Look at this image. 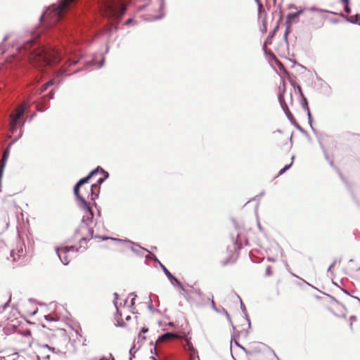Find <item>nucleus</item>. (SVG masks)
I'll return each mask as SVG.
<instances>
[{"label": "nucleus", "instance_id": "f257e3e1", "mask_svg": "<svg viewBox=\"0 0 360 360\" xmlns=\"http://www.w3.org/2000/svg\"><path fill=\"white\" fill-rule=\"evenodd\" d=\"M77 1L60 0L58 5L48 7L39 18L40 22L45 20L46 28L40 27L30 33V38L17 47L19 57L36 66L56 63L66 57L78 58L76 54L68 56L72 50L63 42L78 41L70 26L83 20L80 13L74 11Z\"/></svg>", "mask_w": 360, "mask_h": 360}, {"label": "nucleus", "instance_id": "f03ea898", "mask_svg": "<svg viewBox=\"0 0 360 360\" xmlns=\"http://www.w3.org/2000/svg\"><path fill=\"white\" fill-rule=\"evenodd\" d=\"M98 8L103 16L120 20L126 12L127 5L125 0H101Z\"/></svg>", "mask_w": 360, "mask_h": 360}, {"label": "nucleus", "instance_id": "7ed1b4c3", "mask_svg": "<svg viewBox=\"0 0 360 360\" xmlns=\"http://www.w3.org/2000/svg\"><path fill=\"white\" fill-rule=\"evenodd\" d=\"M84 212L82 221L79 226L75 230V236H80L79 239L80 248L83 247V244L90 240L94 237V229L91 226L94 219V212L90 207L81 208Z\"/></svg>", "mask_w": 360, "mask_h": 360}, {"label": "nucleus", "instance_id": "20e7f679", "mask_svg": "<svg viewBox=\"0 0 360 360\" xmlns=\"http://www.w3.org/2000/svg\"><path fill=\"white\" fill-rule=\"evenodd\" d=\"M29 105L26 102L22 103L15 111L10 115V131L14 134L18 128H20L19 134L13 140V143L17 141L22 136V127L26 120L24 117L25 112L27 110Z\"/></svg>", "mask_w": 360, "mask_h": 360}, {"label": "nucleus", "instance_id": "39448f33", "mask_svg": "<svg viewBox=\"0 0 360 360\" xmlns=\"http://www.w3.org/2000/svg\"><path fill=\"white\" fill-rule=\"evenodd\" d=\"M298 18H299V16L297 15V14L295 12L289 13L287 15L286 21H285L286 29H285L284 34H283V38L287 44H288V35L290 32V26L292 25V22L293 20H295V22H297V20H296Z\"/></svg>", "mask_w": 360, "mask_h": 360}, {"label": "nucleus", "instance_id": "423d86ee", "mask_svg": "<svg viewBox=\"0 0 360 360\" xmlns=\"http://www.w3.org/2000/svg\"><path fill=\"white\" fill-rule=\"evenodd\" d=\"M122 243H127L130 245L131 250L137 256L143 257L144 252H148V250L140 246L139 244L129 240H122Z\"/></svg>", "mask_w": 360, "mask_h": 360}, {"label": "nucleus", "instance_id": "0eeeda50", "mask_svg": "<svg viewBox=\"0 0 360 360\" xmlns=\"http://www.w3.org/2000/svg\"><path fill=\"white\" fill-rule=\"evenodd\" d=\"M80 188H81V186H78L76 184L73 188L74 194H75L76 198L79 201V207L80 208L90 207V205L86 200L85 198L79 193Z\"/></svg>", "mask_w": 360, "mask_h": 360}, {"label": "nucleus", "instance_id": "6e6552de", "mask_svg": "<svg viewBox=\"0 0 360 360\" xmlns=\"http://www.w3.org/2000/svg\"><path fill=\"white\" fill-rule=\"evenodd\" d=\"M300 104H301L302 108L307 113L309 124L312 131L314 134H316V129L314 128V127L312 125V116H311V112H310V109H309V105H308V101H307V98L305 96L301 97Z\"/></svg>", "mask_w": 360, "mask_h": 360}, {"label": "nucleus", "instance_id": "1a4fd4ad", "mask_svg": "<svg viewBox=\"0 0 360 360\" xmlns=\"http://www.w3.org/2000/svg\"><path fill=\"white\" fill-rule=\"evenodd\" d=\"M284 92L285 89H283V92H280L278 94V101L280 103V105L283 110L284 111L286 117L288 118H292V114L290 112L284 98Z\"/></svg>", "mask_w": 360, "mask_h": 360}, {"label": "nucleus", "instance_id": "9d476101", "mask_svg": "<svg viewBox=\"0 0 360 360\" xmlns=\"http://www.w3.org/2000/svg\"><path fill=\"white\" fill-rule=\"evenodd\" d=\"M99 191L100 186H98V184H92L91 186L89 193H88L87 198L94 200L96 198H98Z\"/></svg>", "mask_w": 360, "mask_h": 360}, {"label": "nucleus", "instance_id": "9b49d317", "mask_svg": "<svg viewBox=\"0 0 360 360\" xmlns=\"http://www.w3.org/2000/svg\"><path fill=\"white\" fill-rule=\"evenodd\" d=\"M60 248L61 252H63V254H68L69 252H79L80 249H82V252H84L87 249V247L83 246L82 248H80V246H79V247L77 248L74 245H71V246H64V247H61Z\"/></svg>", "mask_w": 360, "mask_h": 360}, {"label": "nucleus", "instance_id": "f8f14e48", "mask_svg": "<svg viewBox=\"0 0 360 360\" xmlns=\"http://www.w3.org/2000/svg\"><path fill=\"white\" fill-rule=\"evenodd\" d=\"M56 254L60 259V262L64 265H68L70 262V260L68 259V254H63V252H61L60 248L59 247H56L55 248Z\"/></svg>", "mask_w": 360, "mask_h": 360}, {"label": "nucleus", "instance_id": "ddd939ff", "mask_svg": "<svg viewBox=\"0 0 360 360\" xmlns=\"http://www.w3.org/2000/svg\"><path fill=\"white\" fill-rule=\"evenodd\" d=\"M160 266L164 271L167 278L170 281V282L172 283H173V282L176 283L178 281V279L170 273V271L165 267V266L164 264H162V263H160Z\"/></svg>", "mask_w": 360, "mask_h": 360}, {"label": "nucleus", "instance_id": "4468645a", "mask_svg": "<svg viewBox=\"0 0 360 360\" xmlns=\"http://www.w3.org/2000/svg\"><path fill=\"white\" fill-rule=\"evenodd\" d=\"M290 123L294 125L296 129H297L302 134H304L306 136H309L308 133L306 130H304L295 120L294 117L292 116V118H288Z\"/></svg>", "mask_w": 360, "mask_h": 360}, {"label": "nucleus", "instance_id": "2eb2a0df", "mask_svg": "<svg viewBox=\"0 0 360 360\" xmlns=\"http://www.w3.org/2000/svg\"><path fill=\"white\" fill-rule=\"evenodd\" d=\"M176 335L174 333H165L162 335H161L160 336H159L158 339V341L159 342H163V341H167V340H169L172 338H175Z\"/></svg>", "mask_w": 360, "mask_h": 360}, {"label": "nucleus", "instance_id": "dca6fc26", "mask_svg": "<svg viewBox=\"0 0 360 360\" xmlns=\"http://www.w3.org/2000/svg\"><path fill=\"white\" fill-rule=\"evenodd\" d=\"M279 27L278 22H277L276 26L274 27V29L270 32L269 34L266 41H265V45L270 44L271 43V39L274 37L275 34L278 31Z\"/></svg>", "mask_w": 360, "mask_h": 360}, {"label": "nucleus", "instance_id": "f3484780", "mask_svg": "<svg viewBox=\"0 0 360 360\" xmlns=\"http://www.w3.org/2000/svg\"><path fill=\"white\" fill-rule=\"evenodd\" d=\"M346 20L352 24L360 25V14H356L354 16L347 17Z\"/></svg>", "mask_w": 360, "mask_h": 360}, {"label": "nucleus", "instance_id": "a211bd4d", "mask_svg": "<svg viewBox=\"0 0 360 360\" xmlns=\"http://www.w3.org/2000/svg\"><path fill=\"white\" fill-rule=\"evenodd\" d=\"M102 173L105 175L104 178H100L97 180V183L96 184H98V186H100L101 184H102L105 180L109 176V174L108 172L103 170V169H101Z\"/></svg>", "mask_w": 360, "mask_h": 360}, {"label": "nucleus", "instance_id": "6ab92c4d", "mask_svg": "<svg viewBox=\"0 0 360 360\" xmlns=\"http://www.w3.org/2000/svg\"><path fill=\"white\" fill-rule=\"evenodd\" d=\"M266 45H265V44H264V46H263V50H264V53H265V54H269L271 57H272V58H273V59H274V60H276V62H277L279 65H281V63L279 61H278V60H276V56H274V54L272 53V51H271V50H269V49H267L266 48Z\"/></svg>", "mask_w": 360, "mask_h": 360}, {"label": "nucleus", "instance_id": "aec40b11", "mask_svg": "<svg viewBox=\"0 0 360 360\" xmlns=\"http://www.w3.org/2000/svg\"><path fill=\"white\" fill-rule=\"evenodd\" d=\"M146 252L148 253V255L145 256L146 259H151L154 260L155 262H157L159 264H160V263H161L153 253H152L149 250H148V252Z\"/></svg>", "mask_w": 360, "mask_h": 360}, {"label": "nucleus", "instance_id": "412c9836", "mask_svg": "<svg viewBox=\"0 0 360 360\" xmlns=\"http://www.w3.org/2000/svg\"><path fill=\"white\" fill-rule=\"evenodd\" d=\"M53 84V80H49L48 82L44 84L41 88L40 89V93L42 94L44 91H45L49 86H52Z\"/></svg>", "mask_w": 360, "mask_h": 360}, {"label": "nucleus", "instance_id": "4be33fe9", "mask_svg": "<svg viewBox=\"0 0 360 360\" xmlns=\"http://www.w3.org/2000/svg\"><path fill=\"white\" fill-rule=\"evenodd\" d=\"M53 84V80H49L48 82L44 84L41 88L40 89V93L42 94L44 91H45L49 86H52Z\"/></svg>", "mask_w": 360, "mask_h": 360}, {"label": "nucleus", "instance_id": "5701e85b", "mask_svg": "<svg viewBox=\"0 0 360 360\" xmlns=\"http://www.w3.org/2000/svg\"><path fill=\"white\" fill-rule=\"evenodd\" d=\"M190 360H200L197 349L189 352Z\"/></svg>", "mask_w": 360, "mask_h": 360}, {"label": "nucleus", "instance_id": "b1692460", "mask_svg": "<svg viewBox=\"0 0 360 360\" xmlns=\"http://www.w3.org/2000/svg\"><path fill=\"white\" fill-rule=\"evenodd\" d=\"M293 160H294V156L292 157V161L289 164V165H286L284 166V167L283 169H281L280 171H279V173L278 174L279 175H282L283 174H284L288 169H289L290 168V167L292 166V162H293Z\"/></svg>", "mask_w": 360, "mask_h": 360}, {"label": "nucleus", "instance_id": "393cba45", "mask_svg": "<svg viewBox=\"0 0 360 360\" xmlns=\"http://www.w3.org/2000/svg\"><path fill=\"white\" fill-rule=\"evenodd\" d=\"M186 347L187 348V350L188 351V352H191L193 350H195V349L194 348L191 341L190 339H186Z\"/></svg>", "mask_w": 360, "mask_h": 360}, {"label": "nucleus", "instance_id": "a878e982", "mask_svg": "<svg viewBox=\"0 0 360 360\" xmlns=\"http://www.w3.org/2000/svg\"><path fill=\"white\" fill-rule=\"evenodd\" d=\"M95 238H99L101 239H102L103 240H115V241H117V242H122V239H120V238H112V237H107V236H95Z\"/></svg>", "mask_w": 360, "mask_h": 360}, {"label": "nucleus", "instance_id": "bb28decb", "mask_svg": "<svg viewBox=\"0 0 360 360\" xmlns=\"http://www.w3.org/2000/svg\"><path fill=\"white\" fill-rule=\"evenodd\" d=\"M176 285H178L179 287V288L186 295H188L191 293V290H188L187 289H186L184 285H182V283L178 280L177 282H176Z\"/></svg>", "mask_w": 360, "mask_h": 360}, {"label": "nucleus", "instance_id": "cd10ccee", "mask_svg": "<svg viewBox=\"0 0 360 360\" xmlns=\"http://www.w3.org/2000/svg\"><path fill=\"white\" fill-rule=\"evenodd\" d=\"M191 293L195 294L196 295L199 296L200 297H202V292H201L200 289L198 288H193L191 290Z\"/></svg>", "mask_w": 360, "mask_h": 360}, {"label": "nucleus", "instance_id": "c85d7f7f", "mask_svg": "<svg viewBox=\"0 0 360 360\" xmlns=\"http://www.w3.org/2000/svg\"><path fill=\"white\" fill-rule=\"evenodd\" d=\"M266 30H267V22H266V20L264 18L262 20V27H261V30L260 31L262 32V33H266Z\"/></svg>", "mask_w": 360, "mask_h": 360}, {"label": "nucleus", "instance_id": "c756f323", "mask_svg": "<svg viewBox=\"0 0 360 360\" xmlns=\"http://www.w3.org/2000/svg\"><path fill=\"white\" fill-rule=\"evenodd\" d=\"M309 10L311 12H320V13L328 12L326 10L319 8L315 6H311V7L309 8Z\"/></svg>", "mask_w": 360, "mask_h": 360}, {"label": "nucleus", "instance_id": "7c9ffc66", "mask_svg": "<svg viewBox=\"0 0 360 360\" xmlns=\"http://www.w3.org/2000/svg\"><path fill=\"white\" fill-rule=\"evenodd\" d=\"M115 319H116V321H117V323H115L116 326H119V327H124V326H125V323L124 322V321L121 320L118 317H115Z\"/></svg>", "mask_w": 360, "mask_h": 360}, {"label": "nucleus", "instance_id": "2f4dec72", "mask_svg": "<svg viewBox=\"0 0 360 360\" xmlns=\"http://www.w3.org/2000/svg\"><path fill=\"white\" fill-rule=\"evenodd\" d=\"M114 295V300H113V304L116 308V310H117V314H118L119 313V310H118V307H117V300L118 299V294L117 292H115L113 294Z\"/></svg>", "mask_w": 360, "mask_h": 360}, {"label": "nucleus", "instance_id": "473e14b6", "mask_svg": "<svg viewBox=\"0 0 360 360\" xmlns=\"http://www.w3.org/2000/svg\"><path fill=\"white\" fill-rule=\"evenodd\" d=\"M320 144H321V148H322V150H323V153H324L325 158H326L327 160H328V161H329V163H330V165L331 166H333V162L332 160H330V159H329V156H328V155L327 154V153L326 152V150H325V149H324L323 146H322V144H321V143H320Z\"/></svg>", "mask_w": 360, "mask_h": 360}, {"label": "nucleus", "instance_id": "72a5a7b5", "mask_svg": "<svg viewBox=\"0 0 360 360\" xmlns=\"http://www.w3.org/2000/svg\"><path fill=\"white\" fill-rule=\"evenodd\" d=\"M146 339V338L145 336L142 335L141 333H139L138 336V343L143 344L145 342Z\"/></svg>", "mask_w": 360, "mask_h": 360}, {"label": "nucleus", "instance_id": "f704fd0d", "mask_svg": "<svg viewBox=\"0 0 360 360\" xmlns=\"http://www.w3.org/2000/svg\"><path fill=\"white\" fill-rule=\"evenodd\" d=\"M100 169V167H97L96 169H93L88 175L90 178H91L94 174L98 172Z\"/></svg>", "mask_w": 360, "mask_h": 360}, {"label": "nucleus", "instance_id": "c9c22d12", "mask_svg": "<svg viewBox=\"0 0 360 360\" xmlns=\"http://www.w3.org/2000/svg\"><path fill=\"white\" fill-rule=\"evenodd\" d=\"M255 2L257 3V6H258V12L260 13L263 8V5H262V2L260 1V0H255Z\"/></svg>", "mask_w": 360, "mask_h": 360}, {"label": "nucleus", "instance_id": "e433bc0d", "mask_svg": "<svg viewBox=\"0 0 360 360\" xmlns=\"http://www.w3.org/2000/svg\"><path fill=\"white\" fill-rule=\"evenodd\" d=\"M44 319L48 321H56V319L53 318L51 314H47L44 316Z\"/></svg>", "mask_w": 360, "mask_h": 360}, {"label": "nucleus", "instance_id": "4c0bfd02", "mask_svg": "<svg viewBox=\"0 0 360 360\" xmlns=\"http://www.w3.org/2000/svg\"><path fill=\"white\" fill-rule=\"evenodd\" d=\"M11 300V295H10L8 301L4 304H3L1 306L2 310L4 311L9 306V303H10Z\"/></svg>", "mask_w": 360, "mask_h": 360}, {"label": "nucleus", "instance_id": "58836bf2", "mask_svg": "<svg viewBox=\"0 0 360 360\" xmlns=\"http://www.w3.org/2000/svg\"><path fill=\"white\" fill-rule=\"evenodd\" d=\"M53 95H54V93H53V91H51L47 95L44 96L43 98H47L48 99H52L53 98Z\"/></svg>", "mask_w": 360, "mask_h": 360}, {"label": "nucleus", "instance_id": "ea45409f", "mask_svg": "<svg viewBox=\"0 0 360 360\" xmlns=\"http://www.w3.org/2000/svg\"><path fill=\"white\" fill-rule=\"evenodd\" d=\"M90 179L91 178L89 177V176L87 175L85 177L81 179L80 181H82V184L84 185V184H86L89 181Z\"/></svg>", "mask_w": 360, "mask_h": 360}, {"label": "nucleus", "instance_id": "a19ab883", "mask_svg": "<svg viewBox=\"0 0 360 360\" xmlns=\"http://www.w3.org/2000/svg\"><path fill=\"white\" fill-rule=\"evenodd\" d=\"M129 295L133 297L130 302V307H132L134 304V300L136 297V295L134 292H131L130 293Z\"/></svg>", "mask_w": 360, "mask_h": 360}, {"label": "nucleus", "instance_id": "79ce46f5", "mask_svg": "<svg viewBox=\"0 0 360 360\" xmlns=\"http://www.w3.org/2000/svg\"><path fill=\"white\" fill-rule=\"evenodd\" d=\"M272 274L271 266H268L265 271L266 276H271Z\"/></svg>", "mask_w": 360, "mask_h": 360}, {"label": "nucleus", "instance_id": "37998d69", "mask_svg": "<svg viewBox=\"0 0 360 360\" xmlns=\"http://www.w3.org/2000/svg\"><path fill=\"white\" fill-rule=\"evenodd\" d=\"M223 312H224V314L226 315V316L227 317L228 320L229 321V322L231 323V325L233 326V323H232V321L231 319V317H230V315L229 314V313L227 312V311L225 309H223Z\"/></svg>", "mask_w": 360, "mask_h": 360}, {"label": "nucleus", "instance_id": "c03bdc74", "mask_svg": "<svg viewBox=\"0 0 360 360\" xmlns=\"http://www.w3.org/2000/svg\"><path fill=\"white\" fill-rule=\"evenodd\" d=\"M344 11L347 13H351V8H349V4H344Z\"/></svg>", "mask_w": 360, "mask_h": 360}, {"label": "nucleus", "instance_id": "a18cd8bd", "mask_svg": "<svg viewBox=\"0 0 360 360\" xmlns=\"http://www.w3.org/2000/svg\"><path fill=\"white\" fill-rule=\"evenodd\" d=\"M118 29V27L117 25H112L111 24V27L110 28H108V30L109 32H111V31H117Z\"/></svg>", "mask_w": 360, "mask_h": 360}, {"label": "nucleus", "instance_id": "49530a36", "mask_svg": "<svg viewBox=\"0 0 360 360\" xmlns=\"http://www.w3.org/2000/svg\"><path fill=\"white\" fill-rule=\"evenodd\" d=\"M160 4V11H162L165 7V0H158Z\"/></svg>", "mask_w": 360, "mask_h": 360}, {"label": "nucleus", "instance_id": "de8ad7c7", "mask_svg": "<svg viewBox=\"0 0 360 360\" xmlns=\"http://www.w3.org/2000/svg\"><path fill=\"white\" fill-rule=\"evenodd\" d=\"M148 309H149L151 311H153V303H152V300H151L150 296L149 297Z\"/></svg>", "mask_w": 360, "mask_h": 360}, {"label": "nucleus", "instance_id": "09e8293b", "mask_svg": "<svg viewBox=\"0 0 360 360\" xmlns=\"http://www.w3.org/2000/svg\"><path fill=\"white\" fill-rule=\"evenodd\" d=\"M297 91H298L300 97L304 96L303 93H302V88H301V86L300 85H297Z\"/></svg>", "mask_w": 360, "mask_h": 360}, {"label": "nucleus", "instance_id": "8fccbe9b", "mask_svg": "<svg viewBox=\"0 0 360 360\" xmlns=\"http://www.w3.org/2000/svg\"><path fill=\"white\" fill-rule=\"evenodd\" d=\"M240 308L243 311V313L246 312V308H245V306L244 305V304L243 303L242 300L240 299Z\"/></svg>", "mask_w": 360, "mask_h": 360}, {"label": "nucleus", "instance_id": "3c124183", "mask_svg": "<svg viewBox=\"0 0 360 360\" xmlns=\"http://www.w3.org/2000/svg\"><path fill=\"white\" fill-rule=\"evenodd\" d=\"M46 109H47V107H46V105H42V106H39V105H38V106H37V110H38L39 111H41V112H42V111L46 110Z\"/></svg>", "mask_w": 360, "mask_h": 360}, {"label": "nucleus", "instance_id": "603ef678", "mask_svg": "<svg viewBox=\"0 0 360 360\" xmlns=\"http://www.w3.org/2000/svg\"><path fill=\"white\" fill-rule=\"evenodd\" d=\"M148 331V328L146 326L143 327L141 330L140 333H146Z\"/></svg>", "mask_w": 360, "mask_h": 360}, {"label": "nucleus", "instance_id": "864d4df0", "mask_svg": "<svg viewBox=\"0 0 360 360\" xmlns=\"http://www.w3.org/2000/svg\"><path fill=\"white\" fill-rule=\"evenodd\" d=\"M104 62H105V58H103L100 61H99V64H98V68H101L104 65Z\"/></svg>", "mask_w": 360, "mask_h": 360}, {"label": "nucleus", "instance_id": "5fc2aeb1", "mask_svg": "<svg viewBox=\"0 0 360 360\" xmlns=\"http://www.w3.org/2000/svg\"><path fill=\"white\" fill-rule=\"evenodd\" d=\"M10 37L9 34L5 35V37L3 38V40L1 41V44H3L5 41H6Z\"/></svg>", "mask_w": 360, "mask_h": 360}, {"label": "nucleus", "instance_id": "6e6d98bb", "mask_svg": "<svg viewBox=\"0 0 360 360\" xmlns=\"http://www.w3.org/2000/svg\"><path fill=\"white\" fill-rule=\"evenodd\" d=\"M336 264V261L335 260L328 267V271H331V269L334 267V266Z\"/></svg>", "mask_w": 360, "mask_h": 360}, {"label": "nucleus", "instance_id": "4d7b16f0", "mask_svg": "<svg viewBox=\"0 0 360 360\" xmlns=\"http://www.w3.org/2000/svg\"><path fill=\"white\" fill-rule=\"evenodd\" d=\"M132 22H133V19H132V18H129V19H128V20L124 22V25H129Z\"/></svg>", "mask_w": 360, "mask_h": 360}, {"label": "nucleus", "instance_id": "13d9d810", "mask_svg": "<svg viewBox=\"0 0 360 360\" xmlns=\"http://www.w3.org/2000/svg\"><path fill=\"white\" fill-rule=\"evenodd\" d=\"M240 348H241L243 349V351H244L246 354H251L252 352L251 351H248L243 346H240Z\"/></svg>", "mask_w": 360, "mask_h": 360}, {"label": "nucleus", "instance_id": "bf43d9fd", "mask_svg": "<svg viewBox=\"0 0 360 360\" xmlns=\"http://www.w3.org/2000/svg\"><path fill=\"white\" fill-rule=\"evenodd\" d=\"M15 251H14V250H12V251H11V257H12L13 258V261H15V260H16V258H15Z\"/></svg>", "mask_w": 360, "mask_h": 360}, {"label": "nucleus", "instance_id": "052dcab7", "mask_svg": "<svg viewBox=\"0 0 360 360\" xmlns=\"http://www.w3.org/2000/svg\"><path fill=\"white\" fill-rule=\"evenodd\" d=\"M43 347H46V348H48L49 349L51 350L52 352H54V348L49 347V346L48 345H46H46H43Z\"/></svg>", "mask_w": 360, "mask_h": 360}, {"label": "nucleus", "instance_id": "680f3d73", "mask_svg": "<svg viewBox=\"0 0 360 360\" xmlns=\"http://www.w3.org/2000/svg\"><path fill=\"white\" fill-rule=\"evenodd\" d=\"M304 12V9H300L298 11L295 12L298 16H300L301 14H302Z\"/></svg>", "mask_w": 360, "mask_h": 360}, {"label": "nucleus", "instance_id": "e2e57ef3", "mask_svg": "<svg viewBox=\"0 0 360 360\" xmlns=\"http://www.w3.org/2000/svg\"><path fill=\"white\" fill-rule=\"evenodd\" d=\"M212 308L215 310V311H218L216 306H215V304H214V301H212Z\"/></svg>", "mask_w": 360, "mask_h": 360}, {"label": "nucleus", "instance_id": "0e129e2a", "mask_svg": "<svg viewBox=\"0 0 360 360\" xmlns=\"http://www.w3.org/2000/svg\"><path fill=\"white\" fill-rule=\"evenodd\" d=\"M341 2L343 4H349V0H341Z\"/></svg>", "mask_w": 360, "mask_h": 360}, {"label": "nucleus", "instance_id": "69168bd1", "mask_svg": "<svg viewBox=\"0 0 360 360\" xmlns=\"http://www.w3.org/2000/svg\"><path fill=\"white\" fill-rule=\"evenodd\" d=\"M236 248H238V250H240L241 248V246L238 244L237 241L235 243V249H236Z\"/></svg>", "mask_w": 360, "mask_h": 360}, {"label": "nucleus", "instance_id": "338daca9", "mask_svg": "<svg viewBox=\"0 0 360 360\" xmlns=\"http://www.w3.org/2000/svg\"><path fill=\"white\" fill-rule=\"evenodd\" d=\"M351 321H355L356 320V317L355 316H352L350 317Z\"/></svg>", "mask_w": 360, "mask_h": 360}, {"label": "nucleus", "instance_id": "774afa93", "mask_svg": "<svg viewBox=\"0 0 360 360\" xmlns=\"http://www.w3.org/2000/svg\"><path fill=\"white\" fill-rule=\"evenodd\" d=\"M77 184L78 186H83V184H82V181H81L80 180H79V181L77 182Z\"/></svg>", "mask_w": 360, "mask_h": 360}]
</instances>
